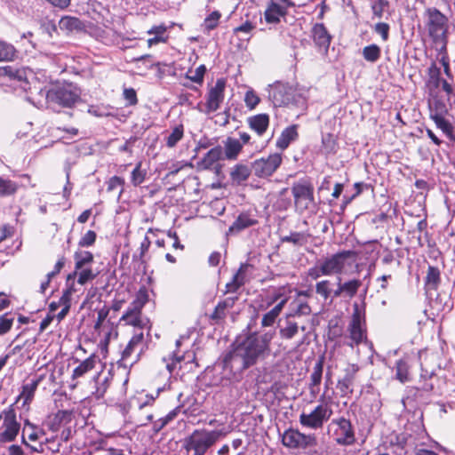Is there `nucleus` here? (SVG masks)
<instances>
[{
  "mask_svg": "<svg viewBox=\"0 0 455 455\" xmlns=\"http://www.w3.org/2000/svg\"><path fill=\"white\" fill-rule=\"evenodd\" d=\"M272 337L268 334H251L237 344L223 359L224 378L237 380L243 371L256 364L269 351Z\"/></svg>",
  "mask_w": 455,
  "mask_h": 455,
  "instance_id": "1",
  "label": "nucleus"
},
{
  "mask_svg": "<svg viewBox=\"0 0 455 455\" xmlns=\"http://www.w3.org/2000/svg\"><path fill=\"white\" fill-rule=\"evenodd\" d=\"M331 403L332 397L324 392L319 398V403L313 410L303 411L299 415V424L312 430L321 429L333 414Z\"/></svg>",
  "mask_w": 455,
  "mask_h": 455,
  "instance_id": "2",
  "label": "nucleus"
},
{
  "mask_svg": "<svg viewBox=\"0 0 455 455\" xmlns=\"http://www.w3.org/2000/svg\"><path fill=\"white\" fill-rule=\"evenodd\" d=\"M220 430L196 429L183 441V448L188 454L204 455L221 437Z\"/></svg>",
  "mask_w": 455,
  "mask_h": 455,
  "instance_id": "3",
  "label": "nucleus"
},
{
  "mask_svg": "<svg viewBox=\"0 0 455 455\" xmlns=\"http://www.w3.org/2000/svg\"><path fill=\"white\" fill-rule=\"evenodd\" d=\"M148 294L146 289H140L134 300L131 303L125 313L121 316L120 323L139 328L138 331L148 330L147 338L150 337L151 324L147 317L142 315L141 310L148 302Z\"/></svg>",
  "mask_w": 455,
  "mask_h": 455,
  "instance_id": "4",
  "label": "nucleus"
},
{
  "mask_svg": "<svg viewBox=\"0 0 455 455\" xmlns=\"http://www.w3.org/2000/svg\"><path fill=\"white\" fill-rule=\"evenodd\" d=\"M296 212L299 214L314 212L316 203L314 196V186L307 179H300L291 186Z\"/></svg>",
  "mask_w": 455,
  "mask_h": 455,
  "instance_id": "5",
  "label": "nucleus"
},
{
  "mask_svg": "<svg viewBox=\"0 0 455 455\" xmlns=\"http://www.w3.org/2000/svg\"><path fill=\"white\" fill-rule=\"evenodd\" d=\"M348 347H354L360 344H367V327L365 321V309L357 303L353 305V314L347 328Z\"/></svg>",
  "mask_w": 455,
  "mask_h": 455,
  "instance_id": "6",
  "label": "nucleus"
},
{
  "mask_svg": "<svg viewBox=\"0 0 455 455\" xmlns=\"http://www.w3.org/2000/svg\"><path fill=\"white\" fill-rule=\"evenodd\" d=\"M328 433L341 446H351L356 441L355 427L351 420L344 416L331 419L328 425Z\"/></svg>",
  "mask_w": 455,
  "mask_h": 455,
  "instance_id": "7",
  "label": "nucleus"
},
{
  "mask_svg": "<svg viewBox=\"0 0 455 455\" xmlns=\"http://www.w3.org/2000/svg\"><path fill=\"white\" fill-rule=\"evenodd\" d=\"M356 252L354 251H340L331 256L323 258L321 262L323 266L327 276H340L346 270L347 266H350L349 259L355 261Z\"/></svg>",
  "mask_w": 455,
  "mask_h": 455,
  "instance_id": "8",
  "label": "nucleus"
},
{
  "mask_svg": "<svg viewBox=\"0 0 455 455\" xmlns=\"http://www.w3.org/2000/svg\"><path fill=\"white\" fill-rule=\"evenodd\" d=\"M0 422V443L13 442L19 435L20 424L17 420L16 412L12 406L2 411Z\"/></svg>",
  "mask_w": 455,
  "mask_h": 455,
  "instance_id": "9",
  "label": "nucleus"
},
{
  "mask_svg": "<svg viewBox=\"0 0 455 455\" xmlns=\"http://www.w3.org/2000/svg\"><path fill=\"white\" fill-rule=\"evenodd\" d=\"M427 17L426 26L429 36L434 41H443L446 37L448 29V19L436 8H428L426 10Z\"/></svg>",
  "mask_w": 455,
  "mask_h": 455,
  "instance_id": "10",
  "label": "nucleus"
},
{
  "mask_svg": "<svg viewBox=\"0 0 455 455\" xmlns=\"http://www.w3.org/2000/svg\"><path fill=\"white\" fill-rule=\"evenodd\" d=\"M282 443L289 449L306 450L317 445L314 434H304L294 428L286 429L281 435Z\"/></svg>",
  "mask_w": 455,
  "mask_h": 455,
  "instance_id": "11",
  "label": "nucleus"
},
{
  "mask_svg": "<svg viewBox=\"0 0 455 455\" xmlns=\"http://www.w3.org/2000/svg\"><path fill=\"white\" fill-rule=\"evenodd\" d=\"M147 347V340L143 331H135L126 347L122 351L120 359L122 365L126 367L128 363L132 364L133 362L139 359L140 354H142Z\"/></svg>",
  "mask_w": 455,
  "mask_h": 455,
  "instance_id": "12",
  "label": "nucleus"
},
{
  "mask_svg": "<svg viewBox=\"0 0 455 455\" xmlns=\"http://www.w3.org/2000/svg\"><path fill=\"white\" fill-rule=\"evenodd\" d=\"M79 97L80 92L78 89L72 84L50 90L46 93V98L50 101L56 102L63 107L73 106Z\"/></svg>",
  "mask_w": 455,
  "mask_h": 455,
  "instance_id": "13",
  "label": "nucleus"
},
{
  "mask_svg": "<svg viewBox=\"0 0 455 455\" xmlns=\"http://www.w3.org/2000/svg\"><path fill=\"white\" fill-rule=\"evenodd\" d=\"M282 163V155L275 153L267 157L255 160L251 164V172L259 178L271 176Z\"/></svg>",
  "mask_w": 455,
  "mask_h": 455,
  "instance_id": "14",
  "label": "nucleus"
},
{
  "mask_svg": "<svg viewBox=\"0 0 455 455\" xmlns=\"http://www.w3.org/2000/svg\"><path fill=\"white\" fill-rule=\"evenodd\" d=\"M109 308L106 306L97 311V319L94 323V331L102 336L108 343L112 338H116L117 331L113 323L108 319Z\"/></svg>",
  "mask_w": 455,
  "mask_h": 455,
  "instance_id": "15",
  "label": "nucleus"
},
{
  "mask_svg": "<svg viewBox=\"0 0 455 455\" xmlns=\"http://www.w3.org/2000/svg\"><path fill=\"white\" fill-rule=\"evenodd\" d=\"M268 97L275 107H282L291 102L293 89L288 84L277 82L270 86Z\"/></svg>",
  "mask_w": 455,
  "mask_h": 455,
  "instance_id": "16",
  "label": "nucleus"
},
{
  "mask_svg": "<svg viewBox=\"0 0 455 455\" xmlns=\"http://www.w3.org/2000/svg\"><path fill=\"white\" fill-rule=\"evenodd\" d=\"M226 81L223 78L217 79L215 84L209 89L206 96V108L208 112H215L224 100Z\"/></svg>",
  "mask_w": 455,
  "mask_h": 455,
  "instance_id": "17",
  "label": "nucleus"
},
{
  "mask_svg": "<svg viewBox=\"0 0 455 455\" xmlns=\"http://www.w3.org/2000/svg\"><path fill=\"white\" fill-rule=\"evenodd\" d=\"M287 301L288 297L284 296L281 291L275 293L270 301L267 302V307L274 303H276V305L263 315L261 319V325L264 327L272 326L275 323L276 318L281 314Z\"/></svg>",
  "mask_w": 455,
  "mask_h": 455,
  "instance_id": "18",
  "label": "nucleus"
},
{
  "mask_svg": "<svg viewBox=\"0 0 455 455\" xmlns=\"http://www.w3.org/2000/svg\"><path fill=\"white\" fill-rule=\"evenodd\" d=\"M359 371L357 364H349L345 369V374L342 379H339L337 387L342 396H348L354 392V385L355 382L356 374Z\"/></svg>",
  "mask_w": 455,
  "mask_h": 455,
  "instance_id": "19",
  "label": "nucleus"
},
{
  "mask_svg": "<svg viewBox=\"0 0 455 455\" xmlns=\"http://www.w3.org/2000/svg\"><path fill=\"white\" fill-rule=\"evenodd\" d=\"M314 43L319 50L327 51L331 41V36L323 23H315L311 30Z\"/></svg>",
  "mask_w": 455,
  "mask_h": 455,
  "instance_id": "20",
  "label": "nucleus"
},
{
  "mask_svg": "<svg viewBox=\"0 0 455 455\" xmlns=\"http://www.w3.org/2000/svg\"><path fill=\"white\" fill-rule=\"evenodd\" d=\"M93 254L88 251L77 250L74 253L75 271L68 275L67 282L74 280L76 273L83 267H88L93 262Z\"/></svg>",
  "mask_w": 455,
  "mask_h": 455,
  "instance_id": "21",
  "label": "nucleus"
},
{
  "mask_svg": "<svg viewBox=\"0 0 455 455\" xmlns=\"http://www.w3.org/2000/svg\"><path fill=\"white\" fill-rule=\"evenodd\" d=\"M307 327L305 325H299L295 318L288 317L285 315L283 324L280 327L279 334L283 339H291L299 332V330L305 331Z\"/></svg>",
  "mask_w": 455,
  "mask_h": 455,
  "instance_id": "22",
  "label": "nucleus"
},
{
  "mask_svg": "<svg viewBox=\"0 0 455 455\" xmlns=\"http://www.w3.org/2000/svg\"><path fill=\"white\" fill-rule=\"evenodd\" d=\"M147 34L148 36H153L147 40L148 47H152L159 44H164L169 39L167 27L164 23L151 27L147 31Z\"/></svg>",
  "mask_w": 455,
  "mask_h": 455,
  "instance_id": "23",
  "label": "nucleus"
},
{
  "mask_svg": "<svg viewBox=\"0 0 455 455\" xmlns=\"http://www.w3.org/2000/svg\"><path fill=\"white\" fill-rule=\"evenodd\" d=\"M311 312V307L307 301L302 300L299 298H296L289 304V310L286 313V315L296 319L301 316L309 315Z\"/></svg>",
  "mask_w": 455,
  "mask_h": 455,
  "instance_id": "24",
  "label": "nucleus"
},
{
  "mask_svg": "<svg viewBox=\"0 0 455 455\" xmlns=\"http://www.w3.org/2000/svg\"><path fill=\"white\" fill-rule=\"evenodd\" d=\"M249 127L259 136H262L269 126V116L267 114H258L247 119Z\"/></svg>",
  "mask_w": 455,
  "mask_h": 455,
  "instance_id": "25",
  "label": "nucleus"
},
{
  "mask_svg": "<svg viewBox=\"0 0 455 455\" xmlns=\"http://www.w3.org/2000/svg\"><path fill=\"white\" fill-rule=\"evenodd\" d=\"M257 223L258 220L254 216L248 212H242L229 227L228 232L231 234L238 233L245 228L255 226Z\"/></svg>",
  "mask_w": 455,
  "mask_h": 455,
  "instance_id": "26",
  "label": "nucleus"
},
{
  "mask_svg": "<svg viewBox=\"0 0 455 455\" xmlns=\"http://www.w3.org/2000/svg\"><path fill=\"white\" fill-rule=\"evenodd\" d=\"M323 369V362L319 361L315 364L313 371L310 375V382L308 385V388L310 395L313 398H316L320 392V384L322 381Z\"/></svg>",
  "mask_w": 455,
  "mask_h": 455,
  "instance_id": "27",
  "label": "nucleus"
},
{
  "mask_svg": "<svg viewBox=\"0 0 455 455\" xmlns=\"http://www.w3.org/2000/svg\"><path fill=\"white\" fill-rule=\"evenodd\" d=\"M299 137L298 125L292 124L285 128L276 140V147L282 150L287 148L289 145Z\"/></svg>",
  "mask_w": 455,
  "mask_h": 455,
  "instance_id": "28",
  "label": "nucleus"
},
{
  "mask_svg": "<svg viewBox=\"0 0 455 455\" xmlns=\"http://www.w3.org/2000/svg\"><path fill=\"white\" fill-rule=\"evenodd\" d=\"M223 155V150L221 147L218 146L212 149H210L198 163V166L204 170H209L213 167V165L221 159Z\"/></svg>",
  "mask_w": 455,
  "mask_h": 455,
  "instance_id": "29",
  "label": "nucleus"
},
{
  "mask_svg": "<svg viewBox=\"0 0 455 455\" xmlns=\"http://www.w3.org/2000/svg\"><path fill=\"white\" fill-rule=\"evenodd\" d=\"M428 108L430 117L435 116H445L448 113L446 103L437 95H430V98L428 99Z\"/></svg>",
  "mask_w": 455,
  "mask_h": 455,
  "instance_id": "30",
  "label": "nucleus"
},
{
  "mask_svg": "<svg viewBox=\"0 0 455 455\" xmlns=\"http://www.w3.org/2000/svg\"><path fill=\"white\" fill-rule=\"evenodd\" d=\"M285 14L286 8H283L275 3H271L264 13L266 21L273 24L279 22L280 17Z\"/></svg>",
  "mask_w": 455,
  "mask_h": 455,
  "instance_id": "31",
  "label": "nucleus"
},
{
  "mask_svg": "<svg viewBox=\"0 0 455 455\" xmlns=\"http://www.w3.org/2000/svg\"><path fill=\"white\" fill-rule=\"evenodd\" d=\"M243 148L242 143L234 138H228L224 143V153L227 159L235 160Z\"/></svg>",
  "mask_w": 455,
  "mask_h": 455,
  "instance_id": "32",
  "label": "nucleus"
},
{
  "mask_svg": "<svg viewBox=\"0 0 455 455\" xmlns=\"http://www.w3.org/2000/svg\"><path fill=\"white\" fill-rule=\"evenodd\" d=\"M96 365V356L94 355H90L88 358L84 360L73 370L72 379H76L83 377L88 371H92Z\"/></svg>",
  "mask_w": 455,
  "mask_h": 455,
  "instance_id": "33",
  "label": "nucleus"
},
{
  "mask_svg": "<svg viewBox=\"0 0 455 455\" xmlns=\"http://www.w3.org/2000/svg\"><path fill=\"white\" fill-rule=\"evenodd\" d=\"M441 282V273L438 267L429 266L425 278V286L427 291L436 290Z\"/></svg>",
  "mask_w": 455,
  "mask_h": 455,
  "instance_id": "34",
  "label": "nucleus"
},
{
  "mask_svg": "<svg viewBox=\"0 0 455 455\" xmlns=\"http://www.w3.org/2000/svg\"><path fill=\"white\" fill-rule=\"evenodd\" d=\"M73 417V412L68 410L59 411L53 418L52 422L51 423L50 429L52 431H58L59 427L61 425L68 424L71 422Z\"/></svg>",
  "mask_w": 455,
  "mask_h": 455,
  "instance_id": "35",
  "label": "nucleus"
},
{
  "mask_svg": "<svg viewBox=\"0 0 455 455\" xmlns=\"http://www.w3.org/2000/svg\"><path fill=\"white\" fill-rule=\"evenodd\" d=\"M395 379L401 383L411 380L410 365L406 359H400L395 363Z\"/></svg>",
  "mask_w": 455,
  "mask_h": 455,
  "instance_id": "36",
  "label": "nucleus"
},
{
  "mask_svg": "<svg viewBox=\"0 0 455 455\" xmlns=\"http://www.w3.org/2000/svg\"><path fill=\"white\" fill-rule=\"evenodd\" d=\"M333 285L334 283L329 279L318 281L315 286V293L323 300L330 299L332 295Z\"/></svg>",
  "mask_w": 455,
  "mask_h": 455,
  "instance_id": "37",
  "label": "nucleus"
},
{
  "mask_svg": "<svg viewBox=\"0 0 455 455\" xmlns=\"http://www.w3.org/2000/svg\"><path fill=\"white\" fill-rule=\"evenodd\" d=\"M26 434L29 441L35 442L44 435V431L27 419L24 422L22 435L26 437Z\"/></svg>",
  "mask_w": 455,
  "mask_h": 455,
  "instance_id": "38",
  "label": "nucleus"
},
{
  "mask_svg": "<svg viewBox=\"0 0 455 455\" xmlns=\"http://www.w3.org/2000/svg\"><path fill=\"white\" fill-rule=\"evenodd\" d=\"M16 55L17 50L12 44L0 40V62L12 61Z\"/></svg>",
  "mask_w": 455,
  "mask_h": 455,
  "instance_id": "39",
  "label": "nucleus"
},
{
  "mask_svg": "<svg viewBox=\"0 0 455 455\" xmlns=\"http://www.w3.org/2000/svg\"><path fill=\"white\" fill-rule=\"evenodd\" d=\"M184 136V127L182 124L176 125L170 133L165 137V145L172 148L179 141L182 140Z\"/></svg>",
  "mask_w": 455,
  "mask_h": 455,
  "instance_id": "40",
  "label": "nucleus"
},
{
  "mask_svg": "<svg viewBox=\"0 0 455 455\" xmlns=\"http://www.w3.org/2000/svg\"><path fill=\"white\" fill-rule=\"evenodd\" d=\"M235 300V298H227L225 300L219 302L212 315V318L214 320L223 319L226 315V310L234 306Z\"/></svg>",
  "mask_w": 455,
  "mask_h": 455,
  "instance_id": "41",
  "label": "nucleus"
},
{
  "mask_svg": "<svg viewBox=\"0 0 455 455\" xmlns=\"http://www.w3.org/2000/svg\"><path fill=\"white\" fill-rule=\"evenodd\" d=\"M251 170L243 164H236L231 171L230 176L234 182L241 183L243 181H245L250 174Z\"/></svg>",
  "mask_w": 455,
  "mask_h": 455,
  "instance_id": "42",
  "label": "nucleus"
},
{
  "mask_svg": "<svg viewBox=\"0 0 455 455\" xmlns=\"http://www.w3.org/2000/svg\"><path fill=\"white\" fill-rule=\"evenodd\" d=\"M246 265H242L237 271V273L234 275L232 282L227 283V290L228 292L236 291L242 285H243L245 282L244 272H245Z\"/></svg>",
  "mask_w": 455,
  "mask_h": 455,
  "instance_id": "43",
  "label": "nucleus"
},
{
  "mask_svg": "<svg viewBox=\"0 0 455 455\" xmlns=\"http://www.w3.org/2000/svg\"><path fill=\"white\" fill-rule=\"evenodd\" d=\"M18 184L11 180L0 177V196H10L18 190Z\"/></svg>",
  "mask_w": 455,
  "mask_h": 455,
  "instance_id": "44",
  "label": "nucleus"
},
{
  "mask_svg": "<svg viewBox=\"0 0 455 455\" xmlns=\"http://www.w3.org/2000/svg\"><path fill=\"white\" fill-rule=\"evenodd\" d=\"M37 387L36 384H32L31 382L24 384L22 386V390L18 397V400H22V405L29 404L35 395L36 390Z\"/></svg>",
  "mask_w": 455,
  "mask_h": 455,
  "instance_id": "45",
  "label": "nucleus"
},
{
  "mask_svg": "<svg viewBox=\"0 0 455 455\" xmlns=\"http://www.w3.org/2000/svg\"><path fill=\"white\" fill-rule=\"evenodd\" d=\"M180 408L178 406L172 410L166 416L157 419L153 423V430L156 433L161 431L167 424L172 421L178 415Z\"/></svg>",
  "mask_w": 455,
  "mask_h": 455,
  "instance_id": "46",
  "label": "nucleus"
},
{
  "mask_svg": "<svg viewBox=\"0 0 455 455\" xmlns=\"http://www.w3.org/2000/svg\"><path fill=\"white\" fill-rule=\"evenodd\" d=\"M308 235L303 232H292L289 235L282 237V242L291 243L294 245L302 246L307 243Z\"/></svg>",
  "mask_w": 455,
  "mask_h": 455,
  "instance_id": "47",
  "label": "nucleus"
},
{
  "mask_svg": "<svg viewBox=\"0 0 455 455\" xmlns=\"http://www.w3.org/2000/svg\"><path fill=\"white\" fill-rule=\"evenodd\" d=\"M59 27L61 30H78L81 28V21L77 18L66 16L60 20Z\"/></svg>",
  "mask_w": 455,
  "mask_h": 455,
  "instance_id": "48",
  "label": "nucleus"
},
{
  "mask_svg": "<svg viewBox=\"0 0 455 455\" xmlns=\"http://www.w3.org/2000/svg\"><path fill=\"white\" fill-rule=\"evenodd\" d=\"M380 54L381 50L379 46L374 44L365 46L363 49V56L364 60L371 63L376 62L380 58Z\"/></svg>",
  "mask_w": 455,
  "mask_h": 455,
  "instance_id": "49",
  "label": "nucleus"
},
{
  "mask_svg": "<svg viewBox=\"0 0 455 455\" xmlns=\"http://www.w3.org/2000/svg\"><path fill=\"white\" fill-rule=\"evenodd\" d=\"M344 291V297L353 298L362 285V282L358 279H352L341 283Z\"/></svg>",
  "mask_w": 455,
  "mask_h": 455,
  "instance_id": "50",
  "label": "nucleus"
},
{
  "mask_svg": "<svg viewBox=\"0 0 455 455\" xmlns=\"http://www.w3.org/2000/svg\"><path fill=\"white\" fill-rule=\"evenodd\" d=\"M0 76H9L10 78L22 81L27 78V74L24 69H15L10 66L0 68Z\"/></svg>",
  "mask_w": 455,
  "mask_h": 455,
  "instance_id": "51",
  "label": "nucleus"
},
{
  "mask_svg": "<svg viewBox=\"0 0 455 455\" xmlns=\"http://www.w3.org/2000/svg\"><path fill=\"white\" fill-rule=\"evenodd\" d=\"M142 163L139 162L131 174V182L134 187H138L145 180L147 172L141 169Z\"/></svg>",
  "mask_w": 455,
  "mask_h": 455,
  "instance_id": "52",
  "label": "nucleus"
},
{
  "mask_svg": "<svg viewBox=\"0 0 455 455\" xmlns=\"http://www.w3.org/2000/svg\"><path fill=\"white\" fill-rule=\"evenodd\" d=\"M428 84L437 88L441 84V69L435 63H432L428 68Z\"/></svg>",
  "mask_w": 455,
  "mask_h": 455,
  "instance_id": "53",
  "label": "nucleus"
},
{
  "mask_svg": "<svg viewBox=\"0 0 455 455\" xmlns=\"http://www.w3.org/2000/svg\"><path fill=\"white\" fill-rule=\"evenodd\" d=\"M77 283L81 285L85 284L87 282L93 280L97 276V273H93L91 267H85L80 269L77 273Z\"/></svg>",
  "mask_w": 455,
  "mask_h": 455,
  "instance_id": "54",
  "label": "nucleus"
},
{
  "mask_svg": "<svg viewBox=\"0 0 455 455\" xmlns=\"http://www.w3.org/2000/svg\"><path fill=\"white\" fill-rule=\"evenodd\" d=\"M159 391L156 392V395H146L144 397L137 398V407L140 412H143L148 407H152L156 398L158 396Z\"/></svg>",
  "mask_w": 455,
  "mask_h": 455,
  "instance_id": "55",
  "label": "nucleus"
},
{
  "mask_svg": "<svg viewBox=\"0 0 455 455\" xmlns=\"http://www.w3.org/2000/svg\"><path fill=\"white\" fill-rule=\"evenodd\" d=\"M307 275L311 280H317L321 276H327L321 260H318L315 266L309 267Z\"/></svg>",
  "mask_w": 455,
  "mask_h": 455,
  "instance_id": "56",
  "label": "nucleus"
},
{
  "mask_svg": "<svg viewBox=\"0 0 455 455\" xmlns=\"http://www.w3.org/2000/svg\"><path fill=\"white\" fill-rule=\"evenodd\" d=\"M183 359V355H180L177 352H173L169 358H163V361L166 363V369L168 371L172 373L176 370L177 364L180 363Z\"/></svg>",
  "mask_w": 455,
  "mask_h": 455,
  "instance_id": "57",
  "label": "nucleus"
},
{
  "mask_svg": "<svg viewBox=\"0 0 455 455\" xmlns=\"http://www.w3.org/2000/svg\"><path fill=\"white\" fill-rule=\"evenodd\" d=\"M259 101V97L252 89H250L245 92L244 102L248 108L254 109Z\"/></svg>",
  "mask_w": 455,
  "mask_h": 455,
  "instance_id": "58",
  "label": "nucleus"
},
{
  "mask_svg": "<svg viewBox=\"0 0 455 455\" xmlns=\"http://www.w3.org/2000/svg\"><path fill=\"white\" fill-rule=\"evenodd\" d=\"M97 235L92 230H88L78 242L79 247H90L94 244Z\"/></svg>",
  "mask_w": 455,
  "mask_h": 455,
  "instance_id": "59",
  "label": "nucleus"
},
{
  "mask_svg": "<svg viewBox=\"0 0 455 455\" xmlns=\"http://www.w3.org/2000/svg\"><path fill=\"white\" fill-rule=\"evenodd\" d=\"M206 72V68L204 65H200L197 67L194 72L193 75H188V73L186 75V77L189 79L190 81L196 83V84H203L204 74Z\"/></svg>",
  "mask_w": 455,
  "mask_h": 455,
  "instance_id": "60",
  "label": "nucleus"
},
{
  "mask_svg": "<svg viewBox=\"0 0 455 455\" xmlns=\"http://www.w3.org/2000/svg\"><path fill=\"white\" fill-rule=\"evenodd\" d=\"M14 318L9 314H4L0 317V335L7 333L13 323Z\"/></svg>",
  "mask_w": 455,
  "mask_h": 455,
  "instance_id": "61",
  "label": "nucleus"
},
{
  "mask_svg": "<svg viewBox=\"0 0 455 455\" xmlns=\"http://www.w3.org/2000/svg\"><path fill=\"white\" fill-rule=\"evenodd\" d=\"M444 133H450L451 131V124L445 119V116H435L430 117Z\"/></svg>",
  "mask_w": 455,
  "mask_h": 455,
  "instance_id": "62",
  "label": "nucleus"
},
{
  "mask_svg": "<svg viewBox=\"0 0 455 455\" xmlns=\"http://www.w3.org/2000/svg\"><path fill=\"white\" fill-rule=\"evenodd\" d=\"M220 13L217 11L212 12L209 16H207L204 20V27L207 30L214 29L219 23V20L220 18Z\"/></svg>",
  "mask_w": 455,
  "mask_h": 455,
  "instance_id": "63",
  "label": "nucleus"
},
{
  "mask_svg": "<svg viewBox=\"0 0 455 455\" xmlns=\"http://www.w3.org/2000/svg\"><path fill=\"white\" fill-rule=\"evenodd\" d=\"M387 4L388 2L387 0H375L371 4L374 17L380 19Z\"/></svg>",
  "mask_w": 455,
  "mask_h": 455,
  "instance_id": "64",
  "label": "nucleus"
}]
</instances>
